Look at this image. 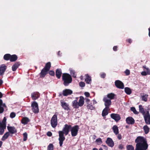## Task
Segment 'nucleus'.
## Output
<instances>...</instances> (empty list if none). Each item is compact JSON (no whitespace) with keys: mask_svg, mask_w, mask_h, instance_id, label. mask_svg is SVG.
<instances>
[{"mask_svg":"<svg viewBox=\"0 0 150 150\" xmlns=\"http://www.w3.org/2000/svg\"><path fill=\"white\" fill-rule=\"evenodd\" d=\"M137 143L135 150H146L148 146L145 138L142 137H138L135 139Z\"/></svg>","mask_w":150,"mask_h":150,"instance_id":"nucleus-1","label":"nucleus"},{"mask_svg":"<svg viewBox=\"0 0 150 150\" xmlns=\"http://www.w3.org/2000/svg\"><path fill=\"white\" fill-rule=\"evenodd\" d=\"M71 130V135L73 137L76 136L77 134L79 129V127L76 125L71 128V125H66V135L68 134L69 130Z\"/></svg>","mask_w":150,"mask_h":150,"instance_id":"nucleus-2","label":"nucleus"},{"mask_svg":"<svg viewBox=\"0 0 150 150\" xmlns=\"http://www.w3.org/2000/svg\"><path fill=\"white\" fill-rule=\"evenodd\" d=\"M66 130V125H64V127L63 129V131H59V143L60 146H62V144L63 142L65 139V138L64 136V132Z\"/></svg>","mask_w":150,"mask_h":150,"instance_id":"nucleus-3","label":"nucleus"},{"mask_svg":"<svg viewBox=\"0 0 150 150\" xmlns=\"http://www.w3.org/2000/svg\"><path fill=\"white\" fill-rule=\"evenodd\" d=\"M51 124L52 126L55 127L57 125V116L54 115L52 118L51 120Z\"/></svg>","mask_w":150,"mask_h":150,"instance_id":"nucleus-4","label":"nucleus"},{"mask_svg":"<svg viewBox=\"0 0 150 150\" xmlns=\"http://www.w3.org/2000/svg\"><path fill=\"white\" fill-rule=\"evenodd\" d=\"M32 110L34 113H37L39 112V108L38 104L35 102H33L31 104Z\"/></svg>","mask_w":150,"mask_h":150,"instance_id":"nucleus-5","label":"nucleus"},{"mask_svg":"<svg viewBox=\"0 0 150 150\" xmlns=\"http://www.w3.org/2000/svg\"><path fill=\"white\" fill-rule=\"evenodd\" d=\"M144 117L146 123L147 124H150V115L149 111H147L146 113L144 115Z\"/></svg>","mask_w":150,"mask_h":150,"instance_id":"nucleus-6","label":"nucleus"},{"mask_svg":"<svg viewBox=\"0 0 150 150\" xmlns=\"http://www.w3.org/2000/svg\"><path fill=\"white\" fill-rule=\"evenodd\" d=\"M6 128V124L5 122H0V134H2L4 131V129Z\"/></svg>","mask_w":150,"mask_h":150,"instance_id":"nucleus-7","label":"nucleus"},{"mask_svg":"<svg viewBox=\"0 0 150 150\" xmlns=\"http://www.w3.org/2000/svg\"><path fill=\"white\" fill-rule=\"evenodd\" d=\"M103 100L104 102V105L105 107L109 108L111 104L110 99H109L107 97H105L103 98Z\"/></svg>","mask_w":150,"mask_h":150,"instance_id":"nucleus-8","label":"nucleus"},{"mask_svg":"<svg viewBox=\"0 0 150 150\" xmlns=\"http://www.w3.org/2000/svg\"><path fill=\"white\" fill-rule=\"evenodd\" d=\"M115 86L117 88L123 89L124 88V85L123 83L120 80H117L115 82Z\"/></svg>","mask_w":150,"mask_h":150,"instance_id":"nucleus-9","label":"nucleus"},{"mask_svg":"<svg viewBox=\"0 0 150 150\" xmlns=\"http://www.w3.org/2000/svg\"><path fill=\"white\" fill-rule=\"evenodd\" d=\"M72 78L71 76L69 74L66 73V86L71 83L72 81Z\"/></svg>","mask_w":150,"mask_h":150,"instance_id":"nucleus-10","label":"nucleus"},{"mask_svg":"<svg viewBox=\"0 0 150 150\" xmlns=\"http://www.w3.org/2000/svg\"><path fill=\"white\" fill-rule=\"evenodd\" d=\"M111 117L114 119L115 121H117L120 119V116L117 114L112 113L110 115Z\"/></svg>","mask_w":150,"mask_h":150,"instance_id":"nucleus-11","label":"nucleus"},{"mask_svg":"<svg viewBox=\"0 0 150 150\" xmlns=\"http://www.w3.org/2000/svg\"><path fill=\"white\" fill-rule=\"evenodd\" d=\"M106 143L110 146L112 147L114 145V143L112 139L110 138H108L106 141Z\"/></svg>","mask_w":150,"mask_h":150,"instance_id":"nucleus-12","label":"nucleus"},{"mask_svg":"<svg viewBox=\"0 0 150 150\" xmlns=\"http://www.w3.org/2000/svg\"><path fill=\"white\" fill-rule=\"evenodd\" d=\"M6 68V66L4 64H2L0 66V76L3 75Z\"/></svg>","mask_w":150,"mask_h":150,"instance_id":"nucleus-13","label":"nucleus"},{"mask_svg":"<svg viewBox=\"0 0 150 150\" xmlns=\"http://www.w3.org/2000/svg\"><path fill=\"white\" fill-rule=\"evenodd\" d=\"M127 123L129 124L133 125L134 123V120L132 117H129L126 119Z\"/></svg>","mask_w":150,"mask_h":150,"instance_id":"nucleus-14","label":"nucleus"},{"mask_svg":"<svg viewBox=\"0 0 150 150\" xmlns=\"http://www.w3.org/2000/svg\"><path fill=\"white\" fill-rule=\"evenodd\" d=\"M7 129L9 132L11 134H13L17 132V130L15 127H7Z\"/></svg>","mask_w":150,"mask_h":150,"instance_id":"nucleus-15","label":"nucleus"},{"mask_svg":"<svg viewBox=\"0 0 150 150\" xmlns=\"http://www.w3.org/2000/svg\"><path fill=\"white\" fill-rule=\"evenodd\" d=\"M76 98V99L72 102V105L74 108H77L79 107L78 102L77 101L78 98L77 97Z\"/></svg>","mask_w":150,"mask_h":150,"instance_id":"nucleus-16","label":"nucleus"},{"mask_svg":"<svg viewBox=\"0 0 150 150\" xmlns=\"http://www.w3.org/2000/svg\"><path fill=\"white\" fill-rule=\"evenodd\" d=\"M31 96L33 100H36L39 97V94L38 92H34L31 94Z\"/></svg>","mask_w":150,"mask_h":150,"instance_id":"nucleus-17","label":"nucleus"},{"mask_svg":"<svg viewBox=\"0 0 150 150\" xmlns=\"http://www.w3.org/2000/svg\"><path fill=\"white\" fill-rule=\"evenodd\" d=\"M6 107L5 104L3 103L2 100L0 99V113H2L4 111V107Z\"/></svg>","mask_w":150,"mask_h":150,"instance_id":"nucleus-18","label":"nucleus"},{"mask_svg":"<svg viewBox=\"0 0 150 150\" xmlns=\"http://www.w3.org/2000/svg\"><path fill=\"white\" fill-rule=\"evenodd\" d=\"M110 110V108L108 107H105L103 111L102 115L104 117L107 115L108 114V111Z\"/></svg>","mask_w":150,"mask_h":150,"instance_id":"nucleus-19","label":"nucleus"},{"mask_svg":"<svg viewBox=\"0 0 150 150\" xmlns=\"http://www.w3.org/2000/svg\"><path fill=\"white\" fill-rule=\"evenodd\" d=\"M48 70H47L46 69L44 68L41 71L40 73V76L42 77H44L47 74Z\"/></svg>","mask_w":150,"mask_h":150,"instance_id":"nucleus-20","label":"nucleus"},{"mask_svg":"<svg viewBox=\"0 0 150 150\" xmlns=\"http://www.w3.org/2000/svg\"><path fill=\"white\" fill-rule=\"evenodd\" d=\"M80 107L82 106L84 103V98L83 96H80L78 102Z\"/></svg>","mask_w":150,"mask_h":150,"instance_id":"nucleus-21","label":"nucleus"},{"mask_svg":"<svg viewBox=\"0 0 150 150\" xmlns=\"http://www.w3.org/2000/svg\"><path fill=\"white\" fill-rule=\"evenodd\" d=\"M62 74L61 70L60 69H57L56 71V75L57 77L58 78H60Z\"/></svg>","mask_w":150,"mask_h":150,"instance_id":"nucleus-22","label":"nucleus"},{"mask_svg":"<svg viewBox=\"0 0 150 150\" xmlns=\"http://www.w3.org/2000/svg\"><path fill=\"white\" fill-rule=\"evenodd\" d=\"M20 64L19 62H17L12 66V70L13 71H15L17 69L19 66Z\"/></svg>","mask_w":150,"mask_h":150,"instance_id":"nucleus-23","label":"nucleus"},{"mask_svg":"<svg viewBox=\"0 0 150 150\" xmlns=\"http://www.w3.org/2000/svg\"><path fill=\"white\" fill-rule=\"evenodd\" d=\"M17 59V57L15 54L11 55L10 57V61L11 62L15 61Z\"/></svg>","mask_w":150,"mask_h":150,"instance_id":"nucleus-24","label":"nucleus"},{"mask_svg":"<svg viewBox=\"0 0 150 150\" xmlns=\"http://www.w3.org/2000/svg\"><path fill=\"white\" fill-rule=\"evenodd\" d=\"M61 106L64 110H66V100L65 99L60 100Z\"/></svg>","mask_w":150,"mask_h":150,"instance_id":"nucleus-25","label":"nucleus"},{"mask_svg":"<svg viewBox=\"0 0 150 150\" xmlns=\"http://www.w3.org/2000/svg\"><path fill=\"white\" fill-rule=\"evenodd\" d=\"M86 78L85 79V81L87 83H90L91 80V77L88 74L86 75Z\"/></svg>","mask_w":150,"mask_h":150,"instance_id":"nucleus-26","label":"nucleus"},{"mask_svg":"<svg viewBox=\"0 0 150 150\" xmlns=\"http://www.w3.org/2000/svg\"><path fill=\"white\" fill-rule=\"evenodd\" d=\"M112 129L116 135L118 134L119 131L118 128L117 126L114 125L112 127Z\"/></svg>","mask_w":150,"mask_h":150,"instance_id":"nucleus-27","label":"nucleus"},{"mask_svg":"<svg viewBox=\"0 0 150 150\" xmlns=\"http://www.w3.org/2000/svg\"><path fill=\"white\" fill-rule=\"evenodd\" d=\"M10 135V133L9 132H6V133H5L4 134V135L3 137H2V141H4L6 139H7L8 137V136Z\"/></svg>","mask_w":150,"mask_h":150,"instance_id":"nucleus-28","label":"nucleus"},{"mask_svg":"<svg viewBox=\"0 0 150 150\" xmlns=\"http://www.w3.org/2000/svg\"><path fill=\"white\" fill-rule=\"evenodd\" d=\"M29 121V119L27 117H24L22 120V123L24 124H27Z\"/></svg>","mask_w":150,"mask_h":150,"instance_id":"nucleus-29","label":"nucleus"},{"mask_svg":"<svg viewBox=\"0 0 150 150\" xmlns=\"http://www.w3.org/2000/svg\"><path fill=\"white\" fill-rule=\"evenodd\" d=\"M125 92L128 95H130L132 93L130 89L128 87H126L125 88Z\"/></svg>","mask_w":150,"mask_h":150,"instance_id":"nucleus-30","label":"nucleus"},{"mask_svg":"<svg viewBox=\"0 0 150 150\" xmlns=\"http://www.w3.org/2000/svg\"><path fill=\"white\" fill-rule=\"evenodd\" d=\"M139 112L142 113L143 115L146 113L144 112V109L142 105H139Z\"/></svg>","mask_w":150,"mask_h":150,"instance_id":"nucleus-31","label":"nucleus"},{"mask_svg":"<svg viewBox=\"0 0 150 150\" xmlns=\"http://www.w3.org/2000/svg\"><path fill=\"white\" fill-rule=\"evenodd\" d=\"M143 128L145 134H147L149 131V128L147 125H145L143 127Z\"/></svg>","mask_w":150,"mask_h":150,"instance_id":"nucleus-32","label":"nucleus"},{"mask_svg":"<svg viewBox=\"0 0 150 150\" xmlns=\"http://www.w3.org/2000/svg\"><path fill=\"white\" fill-rule=\"evenodd\" d=\"M51 66V63L49 62H48L46 64L45 67L44 68L46 69L47 70L49 71L50 68Z\"/></svg>","mask_w":150,"mask_h":150,"instance_id":"nucleus-33","label":"nucleus"},{"mask_svg":"<svg viewBox=\"0 0 150 150\" xmlns=\"http://www.w3.org/2000/svg\"><path fill=\"white\" fill-rule=\"evenodd\" d=\"M148 95V94H146L144 95L141 96L142 100L145 102H146L147 99V97Z\"/></svg>","mask_w":150,"mask_h":150,"instance_id":"nucleus-34","label":"nucleus"},{"mask_svg":"<svg viewBox=\"0 0 150 150\" xmlns=\"http://www.w3.org/2000/svg\"><path fill=\"white\" fill-rule=\"evenodd\" d=\"M115 96V94L112 93H109L107 95V97L110 99H113Z\"/></svg>","mask_w":150,"mask_h":150,"instance_id":"nucleus-35","label":"nucleus"},{"mask_svg":"<svg viewBox=\"0 0 150 150\" xmlns=\"http://www.w3.org/2000/svg\"><path fill=\"white\" fill-rule=\"evenodd\" d=\"M11 55L9 54H5L4 57V59L6 60H10Z\"/></svg>","mask_w":150,"mask_h":150,"instance_id":"nucleus-36","label":"nucleus"},{"mask_svg":"<svg viewBox=\"0 0 150 150\" xmlns=\"http://www.w3.org/2000/svg\"><path fill=\"white\" fill-rule=\"evenodd\" d=\"M54 146L52 144H50L47 147V150H53Z\"/></svg>","mask_w":150,"mask_h":150,"instance_id":"nucleus-37","label":"nucleus"},{"mask_svg":"<svg viewBox=\"0 0 150 150\" xmlns=\"http://www.w3.org/2000/svg\"><path fill=\"white\" fill-rule=\"evenodd\" d=\"M73 93L72 91L69 89H66V96L70 95Z\"/></svg>","mask_w":150,"mask_h":150,"instance_id":"nucleus-38","label":"nucleus"},{"mask_svg":"<svg viewBox=\"0 0 150 150\" xmlns=\"http://www.w3.org/2000/svg\"><path fill=\"white\" fill-rule=\"evenodd\" d=\"M127 150H134V148L132 145H128L127 146Z\"/></svg>","mask_w":150,"mask_h":150,"instance_id":"nucleus-39","label":"nucleus"},{"mask_svg":"<svg viewBox=\"0 0 150 150\" xmlns=\"http://www.w3.org/2000/svg\"><path fill=\"white\" fill-rule=\"evenodd\" d=\"M87 107L88 109L91 110H93L94 109V107L93 106V105L89 103L87 104Z\"/></svg>","mask_w":150,"mask_h":150,"instance_id":"nucleus-40","label":"nucleus"},{"mask_svg":"<svg viewBox=\"0 0 150 150\" xmlns=\"http://www.w3.org/2000/svg\"><path fill=\"white\" fill-rule=\"evenodd\" d=\"M69 71H70V73L71 74V75H72L74 77L76 78V76L74 74V70L70 69H69Z\"/></svg>","mask_w":150,"mask_h":150,"instance_id":"nucleus-41","label":"nucleus"},{"mask_svg":"<svg viewBox=\"0 0 150 150\" xmlns=\"http://www.w3.org/2000/svg\"><path fill=\"white\" fill-rule=\"evenodd\" d=\"M98 144H100L102 143V141L101 139L100 138H99L97 139L96 141Z\"/></svg>","mask_w":150,"mask_h":150,"instance_id":"nucleus-42","label":"nucleus"},{"mask_svg":"<svg viewBox=\"0 0 150 150\" xmlns=\"http://www.w3.org/2000/svg\"><path fill=\"white\" fill-rule=\"evenodd\" d=\"M23 140L24 141H26L27 138L28 134L26 132H25L23 134Z\"/></svg>","mask_w":150,"mask_h":150,"instance_id":"nucleus-43","label":"nucleus"},{"mask_svg":"<svg viewBox=\"0 0 150 150\" xmlns=\"http://www.w3.org/2000/svg\"><path fill=\"white\" fill-rule=\"evenodd\" d=\"M131 110L135 114H137L139 113L137 111L135 108L134 107H132L131 108Z\"/></svg>","mask_w":150,"mask_h":150,"instance_id":"nucleus-44","label":"nucleus"},{"mask_svg":"<svg viewBox=\"0 0 150 150\" xmlns=\"http://www.w3.org/2000/svg\"><path fill=\"white\" fill-rule=\"evenodd\" d=\"M62 79L64 81V85H66V73H64L63 74L62 76Z\"/></svg>","mask_w":150,"mask_h":150,"instance_id":"nucleus-45","label":"nucleus"},{"mask_svg":"<svg viewBox=\"0 0 150 150\" xmlns=\"http://www.w3.org/2000/svg\"><path fill=\"white\" fill-rule=\"evenodd\" d=\"M16 116V114L14 112H11L10 115V117L11 118H13L15 117Z\"/></svg>","mask_w":150,"mask_h":150,"instance_id":"nucleus-46","label":"nucleus"},{"mask_svg":"<svg viewBox=\"0 0 150 150\" xmlns=\"http://www.w3.org/2000/svg\"><path fill=\"white\" fill-rule=\"evenodd\" d=\"M79 86L81 87H83L85 86V83L83 82H81L79 83Z\"/></svg>","mask_w":150,"mask_h":150,"instance_id":"nucleus-47","label":"nucleus"},{"mask_svg":"<svg viewBox=\"0 0 150 150\" xmlns=\"http://www.w3.org/2000/svg\"><path fill=\"white\" fill-rule=\"evenodd\" d=\"M125 72L126 74L127 75H129L130 74V71L128 69L126 70Z\"/></svg>","mask_w":150,"mask_h":150,"instance_id":"nucleus-48","label":"nucleus"},{"mask_svg":"<svg viewBox=\"0 0 150 150\" xmlns=\"http://www.w3.org/2000/svg\"><path fill=\"white\" fill-rule=\"evenodd\" d=\"M100 76L102 78H104L106 74L104 73H102L100 74Z\"/></svg>","mask_w":150,"mask_h":150,"instance_id":"nucleus-49","label":"nucleus"},{"mask_svg":"<svg viewBox=\"0 0 150 150\" xmlns=\"http://www.w3.org/2000/svg\"><path fill=\"white\" fill-rule=\"evenodd\" d=\"M49 74L50 75L52 76H54V73L53 71H50L49 72Z\"/></svg>","mask_w":150,"mask_h":150,"instance_id":"nucleus-50","label":"nucleus"},{"mask_svg":"<svg viewBox=\"0 0 150 150\" xmlns=\"http://www.w3.org/2000/svg\"><path fill=\"white\" fill-rule=\"evenodd\" d=\"M147 74L146 72L145 71H142L141 72V74L143 76H146Z\"/></svg>","mask_w":150,"mask_h":150,"instance_id":"nucleus-51","label":"nucleus"},{"mask_svg":"<svg viewBox=\"0 0 150 150\" xmlns=\"http://www.w3.org/2000/svg\"><path fill=\"white\" fill-rule=\"evenodd\" d=\"M84 94L86 97H88L90 96V93L88 92H85Z\"/></svg>","mask_w":150,"mask_h":150,"instance_id":"nucleus-52","label":"nucleus"},{"mask_svg":"<svg viewBox=\"0 0 150 150\" xmlns=\"http://www.w3.org/2000/svg\"><path fill=\"white\" fill-rule=\"evenodd\" d=\"M85 100L87 104L89 103L90 100L89 99L87 98H86L85 99Z\"/></svg>","mask_w":150,"mask_h":150,"instance_id":"nucleus-53","label":"nucleus"},{"mask_svg":"<svg viewBox=\"0 0 150 150\" xmlns=\"http://www.w3.org/2000/svg\"><path fill=\"white\" fill-rule=\"evenodd\" d=\"M47 135L48 136L50 137L52 135V133L50 132H48L47 133Z\"/></svg>","mask_w":150,"mask_h":150,"instance_id":"nucleus-54","label":"nucleus"},{"mask_svg":"<svg viewBox=\"0 0 150 150\" xmlns=\"http://www.w3.org/2000/svg\"><path fill=\"white\" fill-rule=\"evenodd\" d=\"M117 137V138H118V139H119L120 140V139H121L122 136L120 134H118Z\"/></svg>","mask_w":150,"mask_h":150,"instance_id":"nucleus-55","label":"nucleus"},{"mask_svg":"<svg viewBox=\"0 0 150 150\" xmlns=\"http://www.w3.org/2000/svg\"><path fill=\"white\" fill-rule=\"evenodd\" d=\"M117 47L116 46H114L113 47V50L114 51H116L117 50Z\"/></svg>","mask_w":150,"mask_h":150,"instance_id":"nucleus-56","label":"nucleus"},{"mask_svg":"<svg viewBox=\"0 0 150 150\" xmlns=\"http://www.w3.org/2000/svg\"><path fill=\"white\" fill-rule=\"evenodd\" d=\"M146 73H147L148 74H150V73H149V69L148 68H146Z\"/></svg>","mask_w":150,"mask_h":150,"instance_id":"nucleus-57","label":"nucleus"},{"mask_svg":"<svg viewBox=\"0 0 150 150\" xmlns=\"http://www.w3.org/2000/svg\"><path fill=\"white\" fill-rule=\"evenodd\" d=\"M63 94L64 96H66V89L63 91Z\"/></svg>","mask_w":150,"mask_h":150,"instance_id":"nucleus-58","label":"nucleus"},{"mask_svg":"<svg viewBox=\"0 0 150 150\" xmlns=\"http://www.w3.org/2000/svg\"><path fill=\"white\" fill-rule=\"evenodd\" d=\"M92 101L93 102V104H94L97 103V102L94 99Z\"/></svg>","mask_w":150,"mask_h":150,"instance_id":"nucleus-59","label":"nucleus"},{"mask_svg":"<svg viewBox=\"0 0 150 150\" xmlns=\"http://www.w3.org/2000/svg\"><path fill=\"white\" fill-rule=\"evenodd\" d=\"M127 42H129V43H131L132 42V40L130 39H129L127 40Z\"/></svg>","mask_w":150,"mask_h":150,"instance_id":"nucleus-60","label":"nucleus"},{"mask_svg":"<svg viewBox=\"0 0 150 150\" xmlns=\"http://www.w3.org/2000/svg\"><path fill=\"white\" fill-rule=\"evenodd\" d=\"M3 96L2 94V93L0 92V98H1Z\"/></svg>","mask_w":150,"mask_h":150,"instance_id":"nucleus-61","label":"nucleus"},{"mask_svg":"<svg viewBox=\"0 0 150 150\" xmlns=\"http://www.w3.org/2000/svg\"><path fill=\"white\" fill-rule=\"evenodd\" d=\"M3 83V81L1 80H0V85L2 84Z\"/></svg>","mask_w":150,"mask_h":150,"instance_id":"nucleus-62","label":"nucleus"},{"mask_svg":"<svg viewBox=\"0 0 150 150\" xmlns=\"http://www.w3.org/2000/svg\"><path fill=\"white\" fill-rule=\"evenodd\" d=\"M6 119H5V117H4V119H3V121L2 122H3V121L4 122H5H5H6Z\"/></svg>","mask_w":150,"mask_h":150,"instance_id":"nucleus-63","label":"nucleus"},{"mask_svg":"<svg viewBox=\"0 0 150 150\" xmlns=\"http://www.w3.org/2000/svg\"><path fill=\"white\" fill-rule=\"evenodd\" d=\"M149 36L150 37V27L149 28Z\"/></svg>","mask_w":150,"mask_h":150,"instance_id":"nucleus-64","label":"nucleus"}]
</instances>
